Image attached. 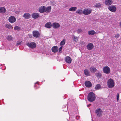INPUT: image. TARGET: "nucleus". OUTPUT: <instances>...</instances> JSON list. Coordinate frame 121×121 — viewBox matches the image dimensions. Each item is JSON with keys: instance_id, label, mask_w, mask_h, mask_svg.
Wrapping results in <instances>:
<instances>
[{"instance_id": "1", "label": "nucleus", "mask_w": 121, "mask_h": 121, "mask_svg": "<svg viewBox=\"0 0 121 121\" xmlns=\"http://www.w3.org/2000/svg\"><path fill=\"white\" fill-rule=\"evenodd\" d=\"M51 6L47 7L44 6H41L39 8V11L41 13L45 12L47 13H48L51 12Z\"/></svg>"}, {"instance_id": "2", "label": "nucleus", "mask_w": 121, "mask_h": 121, "mask_svg": "<svg viewBox=\"0 0 121 121\" xmlns=\"http://www.w3.org/2000/svg\"><path fill=\"white\" fill-rule=\"evenodd\" d=\"M95 95L92 92L89 93L88 95L87 99L89 101H94L95 100Z\"/></svg>"}, {"instance_id": "3", "label": "nucleus", "mask_w": 121, "mask_h": 121, "mask_svg": "<svg viewBox=\"0 0 121 121\" xmlns=\"http://www.w3.org/2000/svg\"><path fill=\"white\" fill-rule=\"evenodd\" d=\"M108 87L110 88L113 87L115 86L114 82L113 80L111 79H108L107 81Z\"/></svg>"}, {"instance_id": "4", "label": "nucleus", "mask_w": 121, "mask_h": 121, "mask_svg": "<svg viewBox=\"0 0 121 121\" xmlns=\"http://www.w3.org/2000/svg\"><path fill=\"white\" fill-rule=\"evenodd\" d=\"M95 114L98 117H101L102 115L103 112L102 110L100 108H98L95 111Z\"/></svg>"}, {"instance_id": "5", "label": "nucleus", "mask_w": 121, "mask_h": 121, "mask_svg": "<svg viewBox=\"0 0 121 121\" xmlns=\"http://www.w3.org/2000/svg\"><path fill=\"white\" fill-rule=\"evenodd\" d=\"M26 45L31 48H34L36 46V43L34 42L28 43H27Z\"/></svg>"}, {"instance_id": "6", "label": "nucleus", "mask_w": 121, "mask_h": 121, "mask_svg": "<svg viewBox=\"0 0 121 121\" xmlns=\"http://www.w3.org/2000/svg\"><path fill=\"white\" fill-rule=\"evenodd\" d=\"M108 8L109 10L112 12H116L117 9V8L115 5L110 6Z\"/></svg>"}, {"instance_id": "7", "label": "nucleus", "mask_w": 121, "mask_h": 121, "mask_svg": "<svg viewBox=\"0 0 121 121\" xmlns=\"http://www.w3.org/2000/svg\"><path fill=\"white\" fill-rule=\"evenodd\" d=\"M92 10L90 9H85L83 11V14L85 15L90 14Z\"/></svg>"}, {"instance_id": "8", "label": "nucleus", "mask_w": 121, "mask_h": 121, "mask_svg": "<svg viewBox=\"0 0 121 121\" xmlns=\"http://www.w3.org/2000/svg\"><path fill=\"white\" fill-rule=\"evenodd\" d=\"M103 70L104 73L107 74L109 73L110 71V68L107 66L104 67Z\"/></svg>"}, {"instance_id": "9", "label": "nucleus", "mask_w": 121, "mask_h": 121, "mask_svg": "<svg viewBox=\"0 0 121 121\" xmlns=\"http://www.w3.org/2000/svg\"><path fill=\"white\" fill-rule=\"evenodd\" d=\"M33 35L34 37L37 38L40 36V34L39 32L37 31H34L33 32Z\"/></svg>"}, {"instance_id": "10", "label": "nucleus", "mask_w": 121, "mask_h": 121, "mask_svg": "<svg viewBox=\"0 0 121 121\" xmlns=\"http://www.w3.org/2000/svg\"><path fill=\"white\" fill-rule=\"evenodd\" d=\"M9 21L11 23H13L16 21L15 18L13 16H11L9 17Z\"/></svg>"}, {"instance_id": "11", "label": "nucleus", "mask_w": 121, "mask_h": 121, "mask_svg": "<svg viewBox=\"0 0 121 121\" xmlns=\"http://www.w3.org/2000/svg\"><path fill=\"white\" fill-rule=\"evenodd\" d=\"M86 48L88 50H90L93 48L94 45L92 43H90L87 45Z\"/></svg>"}, {"instance_id": "12", "label": "nucleus", "mask_w": 121, "mask_h": 121, "mask_svg": "<svg viewBox=\"0 0 121 121\" xmlns=\"http://www.w3.org/2000/svg\"><path fill=\"white\" fill-rule=\"evenodd\" d=\"M113 2L112 0H105V3L106 5L109 6L112 4Z\"/></svg>"}, {"instance_id": "13", "label": "nucleus", "mask_w": 121, "mask_h": 121, "mask_svg": "<svg viewBox=\"0 0 121 121\" xmlns=\"http://www.w3.org/2000/svg\"><path fill=\"white\" fill-rule=\"evenodd\" d=\"M52 26L54 28H59L60 25L59 23L55 22L53 23Z\"/></svg>"}, {"instance_id": "14", "label": "nucleus", "mask_w": 121, "mask_h": 121, "mask_svg": "<svg viewBox=\"0 0 121 121\" xmlns=\"http://www.w3.org/2000/svg\"><path fill=\"white\" fill-rule=\"evenodd\" d=\"M65 61L68 63H70L71 62V59L69 56H67L65 58Z\"/></svg>"}, {"instance_id": "15", "label": "nucleus", "mask_w": 121, "mask_h": 121, "mask_svg": "<svg viewBox=\"0 0 121 121\" xmlns=\"http://www.w3.org/2000/svg\"><path fill=\"white\" fill-rule=\"evenodd\" d=\"M52 50L53 52H56L58 50V48L57 46H54L52 48Z\"/></svg>"}, {"instance_id": "16", "label": "nucleus", "mask_w": 121, "mask_h": 121, "mask_svg": "<svg viewBox=\"0 0 121 121\" xmlns=\"http://www.w3.org/2000/svg\"><path fill=\"white\" fill-rule=\"evenodd\" d=\"M23 17L25 18L28 19L30 18L31 15L29 13H26L24 14Z\"/></svg>"}, {"instance_id": "17", "label": "nucleus", "mask_w": 121, "mask_h": 121, "mask_svg": "<svg viewBox=\"0 0 121 121\" xmlns=\"http://www.w3.org/2000/svg\"><path fill=\"white\" fill-rule=\"evenodd\" d=\"M39 16V15L38 13H34L32 15V17L35 19L38 18Z\"/></svg>"}, {"instance_id": "18", "label": "nucleus", "mask_w": 121, "mask_h": 121, "mask_svg": "<svg viewBox=\"0 0 121 121\" xmlns=\"http://www.w3.org/2000/svg\"><path fill=\"white\" fill-rule=\"evenodd\" d=\"M85 85L87 87H91L92 86L91 83L89 81H86L85 82Z\"/></svg>"}, {"instance_id": "19", "label": "nucleus", "mask_w": 121, "mask_h": 121, "mask_svg": "<svg viewBox=\"0 0 121 121\" xmlns=\"http://www.w3.org/2000/svg\"><path fill=\"white\" fill-rule=\"evenodd\" d=\"M6 9L4 7H0V13H4L6 11Z\"/></svg>"}, {"instance_id": "20", "label": "nucleus", "mask_w": 121, "mask_h": 121, "mask_svg": "<svg viewBox=\"0 0 121 121\" xmlns=\"http://www.w3.org/2000/svg\"><path fill=\"white\" fill-rule=\"evenodd\" d=\"M52 26V25L50 22L47 23L45 25V26L48 28H51Z\"/></svg>"}, {"instance_id": "21", "label": "nucleus", "mask_w": 121, "mask_h": 121, "mask_svg": "<svg viewBox=\"0 0 121 121\" xmlns=\"http://www.w3.org/2000/svg\"><path fill=\"white\" fill-rule=\"evenodd\" d=\"M76 13L79 15H81L82 13H83V11L82 9H79L76 11Z\"/></svg>"}, {"instance_id": "22", "label": "nucleus", "mask_w": 121, "mask_h": 121, "mask_svg": "<svg viewBox=\"0 0 121 121\" xmlns=\"http://www.w3.org/2000/svg\"><path fill=\"white\" fill-rule=\"evenodd\" d=\"M95 33V32L94 30L89 31L88 32V34L89 35H93Z\"/></svg>"}, {"instance_id": "23", "label": "nucleus", "mask_w": 121, "mask_h": 121, "mask_svg": "<svg viewBox=\"0 0 121 121\" xmlns=\"http://www.w3.org/2000/svg\"><path fill=\"white\" fill-rule=\"evenodd\" d=\"M77 8L76 7H71L69 9V10L72 12H74L77 9Z\"/></svg>"}, {"instance_id": "24", "label": "nucleus", "mask_w": 121, "mask_h": 121, "mask_svg": "<svg viewBox=\"0 0 121 121\" xmlns=\"http://www.w3.org/2000/svg\"><path fill=\"white\" fill-rule=\"evenodd\" d=\"M84 73L87 76H89L90 74V72L87 69H85L84 70Z\"/></svg>"}, {"instance_id": "25", "label": "nucleus", "mask_w": 121, "mask_h": 121, "mask_svg": "<svg viewBox=\"0 0 121 121\" xmlns=\"http://www.w3.org/2000/svg\"><path fill=\"white\" fill-rule=\"evenodd\" d=\"M90 71L92 72H95L96 70V69L94 67H91L90 69Z\"/></svg>"}, {"instance_id": "26", "label": "nucleus", "mask_w": 121, "mask_h": 121, "mask_svg": "<svg viewBox=\"0 0 121 121\" xmlns=\"http://www.w3.org/2000/svg\"><path fill=\"white\" fill-rule=\"evenodd\" d=\"M95 88L96 90H98L101 88V85L99 84H97L95 86Z\"/></svg>"}, {"instance_id": "27", "label": "nucleus", "mask_w": 121, "mask_h": 121, "mask_svg": "<svg viewBox=\"0 0 121 121\" xmlns=\"http://www.w3.org/2000/svg\"><path fill=\"white\" fill-rule=\"evenodd\" d=\"M5 26L6 28L9 29H11L13 28L12 26L11 25L6 24Z\"/></svg>"}, {"instance_id": "28", "label": "nucleus", "mask_w": 121, "mask_h": 121, "mask_svg": "<svg viewBox=\"0 0 121 121\" xmlns=\"http://www.w3.org/2000/svg\"><path fill=\"white\" fill-rule=\"evenodd\" d=\"M101 5V4L100 3H98L95 5L94 6V7L97 8H98L100 7Z\"/></svg>"}, {"instance_id": "29", "label": "nucleus", "mask_w": 121, "mask_h": 121, "mask_svg": "<svg viewBox=\"0 0 121 121\" xmlns=\"http://www.w3.org/2000/svg\"><path fill=\"white\" fill-rule=\"evenodd\" d=\"M73 40L74 42H77L78 41V38L77 37L73 36Z\"/></svg>"}, {"instance_id": "30", "label": "nucleus", "mask_w": 121, "mask_h": 121, "mask_svg": "<svg viewBox=\"0 0 121 121\" xmlns=\"http://www.w3.org/2000/svg\"><path fill=\"white\" fill-rule=\"evenodd\" d=\"M65 39H64L60 42V45L61 46H62L63 45H64L65 44Z\"/></svg>"}, {"instance_id": "31", "label": "nucleus", "mask_w": 121, "mask_h": 121, "mask_svg": "<svg viewBox=\"0 0 121 121\" xmlns=\"http://www.w3.org/2000/svg\"><path fill=\"white\" fill-rule=\"evenodd\" d=\"M14 29L15 30H19L21 29V28H20L19 26H16L14 27Z\"/></svg>"}, {"instance_id": "32", "label": "nucleus", "mask_w": 121, "mask_h": 121, "mask_svg": "<svg viewBox=\"0 0 121 121\" xmlns=\"http://www.w3.org/2000/svg\"><path fill=\"white\" fill-rule=\"evenodd\" d=\"M7 39L11 41L13 39V38L11 36L9 35L8 36Z\"/></svg>"}, {"instance_id": "33", "label": "nucleus", "mask_w": 121, "mask_h": 121, "mask_svg": "<svg viewBox=\"0 0 121 121\" xmlns=\"http://www.w3.org/2000/svg\"><path fill=\"white\" fill-rule=\"evenodd\" d=\"M82 31V29H78L77 30V32L79 33Z\"/></svg>"}, {"instance_id": "34", "label": "nucleus", "mask_w": 121, "mask_h": 121, "mask_svg": "<svg viewBox=\"0 0 121 121\" xmlns=\"http://www.w3.org/2000/svg\"><path fill=\"white\" fill-rule=\"evenodd\" d=\"M22 42V41L19 42L18 41H17V44H16V45L17 46H18L19 45H20L21 44V43Z\"/></svg>"}, {"instance_id": "35", "label": "nucleus", "mask_w": 121, "mask_h": 121, "mask_svg": "<svg viewBox=\"0 0 121 121\" xmlns=\"http://www.w3.org/2000/svg\"><path fill=\"white\" fill-rule=\"evenodd\" d=\"M119 94L117 93V101L119 100Z\"/></svg>"}, {"instance_id": "36", "label": "nucleus", "mask_w": 121, "mask_h": 121, "mask_svg": "<svg viewBox=\"0 0 121 121\" xmlns=\"http://www.w3.org/2000/svg\"><path fill=\"white\" fill-rule=\"evenodd\" d=\"M63 48V46H61V47H60L58 49V50L59 51V52H60V51H61V50Z\"/></svg>"}, {"instance_id": "37", "label": "nucleus", "mask_w": 121, "mask_h": 121, "mask_svg": "<svg viewBox=\"0 0 121 121\" xmlns=\"http://www.w3.org/2000/svg\"><path fill=\"white\" fill-rule=\"evenodd\" d=\"M119 36H120V35H119V34H116V35H115V37L117 38L118 37H119Z\"/></svg>"}, {"instance_id": "38", "label": "nucleus", "mask_w": 121, "mask_h": 121, "mask_svg": "<svg viewBox=\"0 0 121 121\" xmlns=\"http://www.w3.org/2000/svg\"><path fill=\"white\" fill-rule=\"evenodd\" d=\"M76 118L77 120H78L79 118V116H77L76 117Z\"/></svg>"}, {"instance_id": "39", "label": "nucleus", "mask_w": 121, "mask_h": 121, "mask_svg": "<svg viewBox=\"0 0 121 121\" xmlns=\"http://www.w3.org/2000/svg\"><path fill=\"white\" fill-rule=\"evenodd\" d=\"M29 37L30 38H31L32 37V35H29Z\"/></svg>"}, {"instance_id": "40", "label": "nucleus", "mask_w": 121, "mask_h": 121, "mask_svg": "<svg viewBox=\"0 0 121 121\" xmlns=\"http://www.w3.org/2000/svg\"><path fill=\"white\" fill-rule=\"evenodd\" d=\"M91 104H90L88 105H87V107H89L91 105Z\"/></svg>"}, {"instance_id": "41", "label": "nucleus", "mask_w": 121, "mask_h": 121, "mask_svg": "<svg viewBox=\"0 0 121 121\" xmlns=\"http://www.w3.org/2000/svg\"><path fill=\"white\" fill-rule=\"evenodd\" d=\"M19 12H20L16 11V12H15V13H18Z\"/></svg>"}, {"instance_id": "42", "label": "nucleus", "mask_w": 121, "mask_h": 121, "mask_svg": "<svg viewBox=\"0 0 121 121\" xmlns=\"http://www.w3.org/2000/svg\"><path fill=\"white\" fill-rule=\"evenodd\" d=\"M119 24H120V26H121V21L120 22Z\"/></svg>"}, {"instance_id": "43", "label": "nucleus", "mask_w": 121, "mask_h": 121, "mask_svg": "<svg viewBox=\"0 0 121 121\" xmlns=\"http://www.w3.org/2000/svg\"><path fill=\"white\" fill-rule=\"evenodd\" d=\"M39 83V82H37L36 83H35V84H38V83Z\"/></svg>"}, {"instance_id": "44", "label": "nucleus", "mask_w": 121, "mask_h": 121, "mask_svg": "<svg viewBox=\"0 0 121 121\" xmlns=\"http://www.w3.org/2000/svg\"><path fill=\"white\" fill-rule=\"evenodd\" d=\"M99 76L100 77L101 76V75L100 74H99Z\"/></svg>"}]
</instances>
